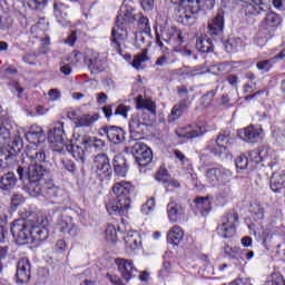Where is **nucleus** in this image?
Instances as JSON below:
<instances>
[{
	"mask_svg": "<svg viewBox=\"0 0 285 285\" xmlns=\"http://www.w3.org/2000/svg\"><path fill=\"white\" fill-rule=\"evenodd\" d=\"M23 150L21 137H10V130L0 126V168H12L19 161V155Z\"/></svg>",
	"mask_w": 285,
	"mask_h": 285,
	"instance_id": "nucleus-1",
	"label": "nucleus"
},
{
	"mask_svg": "<svg viewBox=\"0 0 285 285\" xmlns=\"http://www.w3.org/2000/svg\"><path fill=\"white\" fill-rule=\"evenodd\" d=\"M135 190L132 187V183L130 181H119L114 184L112 193L115 198H110L108 203H106V210L109 215H116L119 217H124V215H128V210H130V194Z\"/></svg>",
	"mask_w": 285,
	"mask_h": 285,
	"instance_id": "nucleus-2",
	"label": "nucleus"
},
{
	"mask_svg": "<svg viewBox=\"0 0 285 285\" xmlns=\"http://www.w3.org/2000/svg\"><path fill=\"white\" fill-rule=\"evenodd\" d=\"M137 20L135 13V3L130 0H125L120 7V12L116 18V28L111 31V46L116 52L121 53V41L126 39V30L124 26H130Z\"/></svg>",
	"mask_w": 285,
	"mask_h": 285,
	"instance_id": "nucleus-3",
	"label": "nucleus"
},
{
	"mask_svg": "<svg viewBox=\"0 0 285 285\" xmlns=\"http://www.w3.org/2000/svg\"><path fill=\"white\" fill-rule=\"evenodd\" d=\"M19 181L27 184L24 190H27L30 197L33 193H39L41 186L46 184V174L48 170L43 168V165L30 164L28 168L18 166L16 170Z\"/></svg>",
	"mask_w": 285,
	"mask_h": 285,
	"instance_id": "nucleus-4",
	"label": "nucleus"
},
{
	"mask_svg": "<svg viewBox=\"0 0 285 285\" xmlns=\"http://www.w3.org/2000/svg\"><path fill=\"white\" fill-rule=\"evenodd\" d=\"M35 219H37V214H30L28 218H20L11 223V235L17 244L23 245L31 239Z\"/></svg>",
	"mask_w": 285,
	"mask_h": 285,
	"instance_id": "nucleus-5",
	"label": "nucleus"
},
{
	"mask_svg": "<svg viewBox=\"0 0 285 285\" xmlns=\"http://www.w3.org/2000/svg\"><path fill=\"white\" fill-rule=\"evenodd\" d=\"M234 141L235 139L230 137V131H220L215 140L208 142L205 150L214 155V157H222L233 146Z\"/></svg>",
	"mask_w": 285,
	"mask_h": 285,
	"instance_id": "nucleus-6",
	"label": "nucleus"
},
{
	"mask_svg": "<svg viewBox=\"0 0 285 285\" xmlns=\"http://www.w3.org/2000/svg\"><path fill=\"white\" fill-rule=\"evenodd\" d=\"M126 153H130L138 166L142 168H146L153 161V150L141 141H136L134 145L126 147Z\"/></svg>",
	"mask_w": 285,
	"mask_h": 285,
	"instance_id": "nucleus-7",
	"label": "nucleus"
},
{
	"mask_svg": "<svg viewBox=\"0 0 285 285\" xmlns=\"http://www.w3.org/2000/svg\"><path fill=\"white\" fill-rule=\"evenodd\" d=\"M66 130L63 129V122L58 121L53 128L49 131V140L55 153H63L66 150Z\"/></svg>",
	"mask_w": 285,
	"mask_h": 285,
	"instance_id": "nucleus-8",
	"label": "nucleus"
},
{
	"mask_svg": "<svg viewBox=\"0 0 285 285\" xmlns=\"http://www.w3.org/2000/svg\"><path fill=\"white\" fill-rule=\"evenodd\" d=\"M63 195H66V191L62 188L45 183V185L40 186L39 191L31 194V197L42 196L46 199H51L53 204H63Z\"/></svg>",
	"mask_w": 285,
	"mask_h": 285,
	"instance_id": "nucleus-9",
	"label": "nucleus"
},
{
	"mask_svg": "<svg viewBox=\"0 0 285 285\" xmlns=\"http://www.w3.org/2000/svg\"><path fill=\"white\" fill-rule=\"evenodd\" d=\"M239 222V215L235 212L228 213L223 218L222 225L217 227V234L224 239H230L235 235V224Z\"/></svg>",
	"mask_w": 285,
	"mask_h": 285,
	"instance_id": "nucleus-10",
	"label": "nucleus"
},
{
	"mask_svg": "<svg viewBox=\"0 0 285 285\" xmlns=\"http://www.w3.org/2000/svg\"><path fill=\"white\" fill-rule=\"evenodd\" d=\"M94 170L98 177L106 179L112 175V167L110 166V158L106 154H98L94 158Z\"/></svg>",
	"mask_w": 285,
	"mask_h": 285,
	"instance_id": "nucleus-11",
	"label": "nucleus"
},
{
	"mask_svg": "<svg viewBox=\"0 0 285 285\" xmlns=\"http://www.w3.org/2000/svg\"><path fill=\"white\" fill-rule=\"evenodd\" d=\"M116 265L118 273H120L122 279H125L127 283L130 282V279H135L139 273L137 267H135V263L130 259L117 258Z\"/></svg>",
	"mask_w": 285,
	"mask_h": 285,
	"instance_id": "nucleus-12",
	"label": "nucleus"
},
{
	"mask_svg": "<svg viewBox=\"0 0 285 285\" xmlns=\"http://www.w3.org/2000/svg\"><path fill=\"white\" fill-rule=\"evenodd\" d=\"M243 3H246L243 7V10L246 17H257V14H262V12H268L271 7L264 0H239Z\"/></svg>",
	"mask_w": 285,
	"mask_h": 285,
	"instance_id": "nucleus-13",
	"label": "nucleus"
},
{
	"mask_svg": "<svg viewBox=\"0 0 285 285\" xmlns=\"http://www.w3.org/2000/svg\"><path fill=\"white\" fill-rule=\"evenodd\" d=\"M230 175V170L223 167H208L205 171V177L210 186H217V184H220Z\"/></svg>",
	"mask_w": 285,
	"mask_h": 285,
	"instance_id": "nucleus-14",
	"label": "nucleus"
},
{
	"mask_svg": "<svg viewBox=\"0 0 285 285\" xmlns=\"http://www.w3.org/2000/svg\"><path fill=\"white\" fill-rule=\"evenodd\" d=\"M41 224H43V216L38 217L36 215L33 227L31 229V239L33 242H46L50 235L48 228Z\"/></svg>",
	"mask_w": 285,
	"mask_h": 285,
	"instance_id": "nucleus-15",
	"label": "nucleus"
},
{
	"mask_svg": "<svg viewBox=\"0 0 285 285\" xmlns=\"http://www.w3.org/2000/svg\"><path fill=\"white\" fill-rule=\"evenodd\" d=\"M99 135H101V137L106 135L111 144H121V141L126 139V132L124 129H121V127L117 126L104 127L100 129Z\"/></svg>",
	"mask_w": 285,
	"mask_h": 285,
	"instance_id": "nucleus-16",
	"label": "nucleus"
},
{
	"mask_svg": "<svg viewBox=\"0 0 285 285\" xmlns=\"http://www.w3.org/2000/svg\"><path fill=\"white\" fill-rule=\"evenodd\" d=\"M167 215L169 222L177 224V222H181L184 215H186V206L181 205V203L170 200L167 205Z\"/></svg>",
	"mask_w": 285,
	"mask_h": 285,
	"instance_id": "nucleus-17",
	"label": "nucleus"
},
{
	"mask_svg": "<svg viewBox=\"0 0 285 285\" xmlns=\"http://www.w3.org/2000/svg\"><path fill=\"white\" fill-rule=\"evenodd\" d=\"M197 12H199V7H191V9H180L179 16L177 17V22L183 26H195L197 21Z\"/></svg>",
	"mask_w": 285,
	"mask_h": 285,
	"instance_id": "nucleus-18",
	"label": "nucleus"
},
{
	"mask_svg": "<svg viewBox=\"0 0 285 285\" xmlns=\"http://www.w3.org/2000/svg\"><path fill=\"white\" fill-rule=\"evenodd\" d=\"M31 266L30 261L28 258H21L17 265V274L16 277L19 284H26V282H30L31 275Z\"/></svg>",
	"mask_w": 285,
	"mask_h": 285,
	"instance_id": "nucleus-19",
	"label": "nucleus"
},
{
	"mask_svg": "<svg viewBox=\"0 0 285 285\" xmlns=\"http://www.w3.org/2000/svg\"><path fill=\"white\" fill-rule=\"evenodd\" d=\"M224 10L220 9L208 23V30L212 37H222V32H224Z\"/></svg>",
	"mask_w": 285,
	"mask_h": 285,
	"instance_id": "nucleus-20",
	"label": "nucleus"
},
{
	"mask_svg": "<svg viewBox=\"0 0 285 285\" xmlns=\"http://www.w3.org/2000/svg\"><path fill=\"white\" fill-rule=\"evenodd\" d=\"M278 26H282V16L273 11L267 12L261 23L262 30H268V32H275Z\"/></svg>",
	"mask_w": 285,
	"mask_h": 285,
	"instance_id": "nucleus-21",
	"label": "nucleus"
},
{
	"mask_svg": "<svg viewBox=\"0 0 285 285\" xmlns=\"http://www.w3.org/2000/svg\"><path fill=\"white\" fill-rule=\"evenodd\" d=\"M78 141L83 148H94L96 153H101L106 148V142L95 136H81Z\"/></svg>",
	"mask_w": 285,
	"mask_h": 285,
	"instance_id": "nucleus-22",
	"label": "nucleus"
},
{
	"mask_svg": "<svg viewBox=\"0 0 285 285\" xmlns=\"http://www.w3.org/2000/svg\"><path fill=\"white\" fill-rule=\"evenodd\" d=\"M26 139L31 144L29 146L37 147L38 144L46 141V134L41 127L32 126L30 130L26 132Z\"/></svg>",
	"mask_w": 285,
	"mask_h": 285,
	"instance_id": "nucleus-23",
	"label": "nucleus"
},
{
	"mask_svg": "<svg viewBox=\"0 0 285 285\" xmlns=\"http://www.w3.org/2000/svg\"><path fill=\"white\" fill-rule=\"evenodd\" d=\"M262 135V129L249 126L246 127L244 130L238 132V137L243 139V141H247V144H257L259 141V136Z\"/></svg>",
	"mask_w": 285,
	"mask_h": 285,
	"instance_id": "nucleus-24",
	"label": "nucleus"
},
{
	"mask_svg": "<svg viewBox=\"0 0 285 285\" xmlns=\"http://www.w3.org/2000/svg\"><path fill=\"white\" fill-rule=\"evenodd\" d=\"M26 157L31 161V164H46V150L38 148L37 146H28L26 150Z\"/></svg>",
	"mask_w": 285,
	"mask_h": 285,
	"instance_id": "nucleus-25",
	"label": "nucleus"
},
{
	"mask_svg": "<svg viewBox=\"0 0 285 285\" xmlns=\"http://www.w3.org/2000/svg\"><path fill=\"white\" fill-rule=\"evenodd\" d=\"M176 135L181 139H197V137H204V135H206V127L195 126L187 131L184 128H180L176 130Z\"/></svg>",
	"mask_w": 285,
	"mask_h": 285,
	"instance_id": "nucleus-26",
	"label": "nucleus"
},
{
	"mask_svg": "<svg viewBox=\"0 0 285 285\" xmlns=\"http://www.w3.org/2000/svg\"><path fill=\"white\" fill-rule=\"evenodd\" d=\"M125 244L129 253H135L141 248V236L138 232H128L125 236Z\"/></svg>",
	"mask_w": 285,
	"mask_h": 285,
	"instance_id": "nucleus-27",
	"label": "nucleus"
},
{
	"mask_svg": "<svg viewBox=\"0 0 285 285\" xmlns=\"http://www.w3.org/2000/svg\"><path fill=\"white\" fill-rule=\"evenodd\" d=\"M17 176L14 173L9 171L7 174H3L0 178V190H3L4 193H10V190H14L17 188Z\"/></svg>",
	"mask_w": 285,
	"mask_h": 285,
	"instance_id": "nucleus-28",
	"label": "nucleus"
},
{
	"mask_svg": "<svg viewBox=\"0 0 285 285\" xmlns=\"http://www.w3.org/2000/svg\"><path fill=\"white\" fill-rule=\"evenodd\" d=\"M136 108L137 110H148L150 115H157V106L155 102L148 98H144V96L139 95L136 98Z\"/></svg>",
	"mask_w": 285,
	"mask_h": 285,
	"instance_id": "nucleus-29",
	"label": "nucleus"
},
{
	"mask_svg": "<svg viewBox=\"0 0 285 285\" xmlns=\"http://www.w3.org/2000/svg\"><path fill=\"white\" fill-rule=\"evenodd\" d=\"M194 204H196V208L200 212L203 217H206V215L213 210V204L210 203V197L208 196H198L194 198Z\"/></svg>",
	"mask_w": 285,
	"mask_h": 285,
	"instance_id": "nucleus-30",
	"label": "nucleus"
},
{
	"mask_svg": "<svg viewBox=\"0 0 285 285\" xmlns=\"http://www.w3.org/2000/svg\"><path fill=\"white\" fill-rule=\"evenodd\" d=\"M181 239H184V229L178 225H175L167 234V242L168 244H174V246H179Z\"/></svg>",
	"mask_w": 285,
	"mask_h": 285,
	"instance_id": "nucleus-31",
	"label": "nucleus"
},
{
	"mask_svg": "<svg viewBox=\"0 0 285 285\" xmlns=\"http://www.w3.org/2000/svg\"><path fill=\"white\" fill-rule=\"evenodd\" d=\"M283 55H276L269 59L261 60L256 63L257 70L261 72H271L273 67L277 63V61L282 60Z\"/></svg>",
	"mask_w": 285,
	"mask_h": 285,
	"instance_id": "nucleus-32",
	"label": "nucleus"
},
{
	"mask_svg": "<svg viewBox=\"0 0 285 285\" xmlns=\"http://www.w3.org/2000/svg\"><path fill=\"white\" fill-rule=\"evenodd\" d=\"M285 188V174L275 173L271 177V189L273 193H282Z\"/></svg>",
	"mask_w": 285,
	"mask_h": 285,
	"instance_id": "nucleus-33",
	"label": "nucleus"
},
{
	"mask_svg": "<svg viewBox=\"0 0 285 285\" xmlns=\"http://www.w3.org/2000/svg\"><path fill=\"white\" fill-rule=\"evenodd\" d=\"M114 170L118 177H125L128 173V163L124 156L114 157Z\"/></svg>",
	"mask_w": 285,
	"mask_h": 285,
	"instance_id": "nucleus-34",
	"label": "nucleus"
},
{
	"mask_svg": "<svg viewBox=\"0 0 285 285\" xmlns=\"http://www.w3.org/2000/svg\"><path fill=\"white\" fill-rule=\"evenodd\" d=\"M196 48L198 52L208 53L215 50L213 46V40L210 38H198L196 40Z\"/></svg>",
	"mask_w": 285,
	"mask_h": 285,
	"instance_id": "nucleus-35",
	"label": "nucleus"
},
{
	"mask_svg": "<svg viewBox=\"0 0 285 285\" xmlns=\"http://www.w3.org/2000/svg\"><path fill=\"white\" fill-rule=\"evenodd\" d=\"M219 184H220V187H219L218 197H220V199H228L233 197V187L230 185V177L225 178L224 181Z\"/></svg>",
	"mask_w": 285,
	"mask_h": 285,
	"instance_id": "nucleus-36",
	"label": "nucleus"
},
{
	"mask_svg": "<svg viewBox=\"0 0 285 285\" xmlns=\"http://www.w3.org/2000/svg\"><path fill=\"white\" fill-rule=\"evenodd\" d=\"M148 124L141 121L139 117H132L129 121V131L131 135H135V132H138L141 135L144 132V128H147Z\"/></svg>",
	"mask_w": 285,
	"mask_h": 285,
	"instance_id": "nucleus-37",
	"label": "nucleus"
},
{
	"mask_svg": "<svg viewBox=\"0 0 285 285\" xmlns=\"http://www.w3.org/2000/svg\"><path fill=\"white\" fill-rule=\"evenodd\" d=\"M99 120L98 115H82L78 118V126L86 128L88 126H92L95 121Z\"/></svg>",
	"mask_w": 285,
	"mask_h": 285,
	"instance_id": "nucleus-38",
	"label": "nucleus"
},
{
	"mask_svg": "<svg viewBox=\"0 0 285 285\" xmlns=\"http://www.w3.org/2000/svg\"><path fill=\"white\" fill-rule=\"evenodd\" d=\"M53 14L56 19H66L68 17V7L63 2H55Z\"/></svg>",
	"mask_w": 285,
	"mask_h": 285,
	"instance_id": "nucleus-39",
	"label": "nucleus"
},
{
	"mask_svg": "<svg viewBox=\"0 0 285 285\" xmlns=\"http://www.w3.org/2000/svg\"><path fill=\"white\" fill-rule=\"evenodd\" d=\"M148 61V49H144L141 53L135 56L131 66L136 68V70H141V65Z\"/></svg>",
	"mask_w": 285,
	"mask_h": 285,
	"instance_id": "nucleus-40",
	"label": "nucleus"
},
{
	"mask_svg": "<svg viewBox=\"0 0 285 285\" xmlns=\"http://www.w3.org/2000/svg\"><path fill=\"white\" fill-rule=\"evenodd\" d=\"M49 0H29L27 1L28 8L30 10H33L35 12H42V10H46V6H48Z\"/></svg>",
	"mask_w": 285,
	"mask_h": 285,
	"instance_id": "nucleus-41",
	"label": "nucleus"
},
{
	"mask_svg": "<svg viewBox=\"0 0 285 285\" xmlns=\"http://www.w3.org/2000/svg\"><path fill=\"white\" fill-rule=\"evenodd\" d=\"M137 23L138 28L142 30V32H150V20L148 17L144 16V13H137Z\"/></svg>",
	"mask_w": 285,
	"mask_h": 285,
	"instance_id": "nucleus-42",
	"label": "nucleus"
},
{
	"mask_svg": "<svg viewBox=\"0 0 285 285\" xmlns=\"http://www.w3.org/2000/svg\"><path fill=\"white\" fill-rule=\"evenodd\" d=\"M88 66L90 70L101 71V58L99 53H94L89 57Z\"/></svg>",
	"mask_w": 285,
	"mask_h": 285,
	"instance_id": "nucleus-43",
	"label": "nucleus"
},
{
	"mask_svg": "<svg viewBox=\"0 0 285 285\" xmlns=\"http://www.w3.org/2000/svg\"><path fill=\"white\" fill-rule=\"evenodd\" d=\"M253 257H255V252L254 250H248V249H239L238 250V264H246L247 262H250V259H253Z\"/></svg>",
	"mask_w": 285,
	"mask_h": 285,
	"instance_id": "nucleus-44",
	"label": "nucleus"
},
{
	"mask_svg": "<svg viewBox=\"0 0 285 285\" xmlns=\"http://www.w3.org/2000/svg\"><path fill=\"white\" fill-rule=\"evenodd\" d=\"M67 150L71 151L72 157L75 159H83V155H86V150L80 145L73 144L69 147H66Z\"/></svg>",
	"mask_w": 285,
	"mask_h": 285,
	"instance_id": "nucleus-45",
	"label": "nucleus"
},
{
	"mask_svg": "<svg viewBox=\"0 0 285 285\" xmlns=\"http://www.w3.org/2000/svg\"><path fill=\"white\" fill-rule=\"evenodd\" d=\"M263 150L255 149L248 153V160L249 164H262L264 161V158L262 157Z\"/></svg>",
	"mask_w": 285,
	"mask_h": 285,
	"instance_id": "nucleus-46",
	"label": "nucleus"
},
{
	"mask_svg": "<svg viewBox=\"0 0 285 285\" xmlns=\"http://www.w3.org/2000/svg\"><path fill=\"white\" fill-rule=\"evenodd\" d=\"M265 285H285L284 276L279 273H272L271 279Z\"/></svg>",
	"mask_w": 285,
	"mask_h": 285,
	"instance_id": "nucleus-47",
	"label": "nucleus"
},
{
	"mask_svg": "<svg viewBox=\"0 0 285 285\" xmlns=\"http://www.w3.org/2000/svg\"><path fill=\"white\" fill-rule=\"evenodd\" d=\"M170 176H168V170L164 167H160V169L156 173V179L159 181V184H168V179Z\"/></svg>",
	"mask_w": 285,
	"mask_h": 285,
	"instance_id": "nucleus-48",
	"label": "nucleus"
},
{
	"mask_svg": "<svg viewBox=\"0 0 285 285\" xmlns=\"http://www.w3.org/2000/svg\"><path fill=\"white\" fill-rule=\"evenodd\" d=\"M224 253L230 259H236V262H237V259H239V248H237V247L233 248L229 245H225Z\"/></svg>",
	"mask_w": 285,
	"mask_h": 285,
	"instance_id": "nucleus-49",
	"label": "nucleus"
},
{
	"mask_svg": "<svg viewBox=\"0 0 285 285\" xmlns=\"http://www.w3.org/2000/svg\"><path fill=\"white\" fill-rule=\"evenodd\" d=\"M8 255V247H0V284L1 279H3V271L6 268V264L3 261L6 259Z\"/></svg>",
	"mask_w": 285,
	"mask_h": 285,
	"instance_id": "nucleus-50",
	"label": "nucleus"
},
{
	"mask_svg": "<svg viewBox=\"0 0 285 285\" xmlns=\"http://www.w3.org/2000/svg\"><path fill=\"white\" fill-rule=\"evenodd\" d=\"M235 164H236V168H239V170H246L250 161L248 160L246 155H240L236 158Z\"/></svg>",
	"mask_w": 285,
	"mask_h": 285,
	"instance_id": "nucleus-51",
	"label": "nucleus"
},
{
	"mask_svg": "<svg viewBox=\"0 0 285 285\" xmlns=\"http://www.w3.org/2000/svg\"><path fill=\"white\" fill-rule=\"evenodd\" d=\"M213 101H215V91L210 90L207 94H205L202 98H200V104L205 107L208 108V106H210V104H213Z\"/></svg>",
	"mask_w": 285,
	"mask_h": 285,
	"instance_id": "nucleus-52",
	"label": "nucleus"
},
{
	"mask_svg": "<svg viewBox=\"0 0 285 285\" xmlns=\"http://www.w3.org/2000/svg\"><path fill=\"white\" fill-rule=\"evenodd\" d=\"M226 68H228V65L226 62H219L208 66V70L209 72H213V75H217V72H226Z\"/></svg>",
	"mask_w": 285,
	"mask_h": 285,
	"instance_id": "nucleus-53",
	"label": "nucleus"
},
{
	"mask_svg": "<svg viewBox=\"0 0 285 285\" xmlns=\"http://www.w3.org/2000/svg\"><path fill=\"white\" fill-rule=\"evenodd\" d=\"M153 210H155V198L151 197L149 200L146 202V204H144L141 206L140 212L142 213V215H149L150 213H153Z\"/></svg>",
	"mask_w": 285,
	"mask_h": 285,
	"instance_id": "nucleus-54",
	"label": "nucleus"
},
{
	"mask_svg": "<svg viewBox=\"0 0 285 285\" xmlns=\"http://www.w3.org/2000/svg\"><path fill=\"white\" fill-rule=\"evenodd\" d=\"M106 235L108 242H111L112 244L117 243V228H115V225H109L107 227Z\"/></svg>",
	"mask_w": 285,
	"mask_h": 285,
	"instance_id": "nucleus-55",
	"label": "nucleus"
},
{
	"mask_svg": "<svg viewBox=\"0 0 285 285\" xmlns=\"http://www.w3.org/2000/svg\"><path fill=\"white\" fill-rule=\"evenodd\" d=\"M128 112H130V106H126V105H119L114 115H120V117H124V119H127L128 118Z\"/></svg>",
	"mask_w": 285,
	"mask_h": 285,
	"instance_id": "nucleus-56",
	"label": "nucleus"
},
{
	"mask_svg": "<svg viewBox=\"0 0 285 285\" xmlns=\"http://www.w3.org/2000/svg\"><path fill=\"white\" fill-rule=\"evenodd\" d=\"M61 164L65 168V170H68V173L75 174L77 171V164L70 159H62Z\"/></svg>",
	"mask_w": 285,
	"mask_h": 285,
	"instance_id": "nucleus-57",
	"label": "nucleus"
},
{
	"mask_svg": "<svg viewBox=\"0 0 285 285\" xmlns=\"http://www.w3.org/2000/svg\"><path fill=\"white\" fill-rule=\"evenodd\" d=\"M164 188H166L167 193H173V190H175V188H179L180 184L173 179V178H168L167 183L163 185Z\"/></svg>",
	"mask_w": 285,
	"mask_h": 285,
	"instance_id": "nucleus-58",
	"label": "nucleus"
},
{
	"mask_svg": "<svg viewBox=\"0 0 285 285\" xmlns=\"http://www.w3.org/2000/svg\"><path fill=\"white\" fill-rule=\"evenodd\" d=\"M21 204H23V196L13 195L11 198V210H17Z\"/></svg>",
	"mask_w": 285,
	"mask_h": 285,
	"instance_id": "nucleus-59",
	"label": "nucleus"
},
{
	"mask_svg": "<svg viewBox=\"0 0 285 285\" xmlns=\"http://www.w3.org/2000/svg\"><path fill=\"white\" fill-rule=\"evenodd\" d=\"M173 271V266L170 265V262H164L163 268L159 272L160 277H168Z\"/></svg>",
	"mask_w": 285,
	"mask_h": 285,
	"instance_id": "nucleus-60",
	"label": "nucleus"
},
{
	"mask_svg": "<svg viewBox=\"0 0 285 285\" xmlns=\"http://www.w3.org/2000/svg\"><path fill=\"white\" fill-rule=\"evenodd\" d=\"M181 115H184V111H180L177 106L175 105L171 109V112L168 117V121H177V119H179V117H181Z\"/></svg>",
	"mask_w": 285,
	"mask_h": 285,
	"instance_id": "nucleus-61",
	"label": "nucleus"
},
{
	"mask_svg": "<svg viewBox=\"0 0 285 285\" xmlns=\"http://www.w3.org/2000/svg\"><path fill=\"white\" fill-rule=\"evenodd\" d=\"M139 3L145 12H150L155 8V0H139Z\"/></svg>",
	"mask_w": 285,
	"mask_h": 285,
	"instance_id": "nucleus-62",
	"label": "nucleus"
},
{
	"mask_svg": "<svg viewBox=\"0 0 285 285\" xmlns=\"http://www.w3.org/2000/svg\"><path fill=\"white\" fill-rule=\"evenodd\" d=\"M55 250L57 253H66V250H68V245L66 244V240L63 239L57 240L55 245Z\"/></svg>",
	"mask_w": 285,
	"mask_h": 285,
	"instance_id": "nucleus-63",
	"label": "nucleus"
},
{
	"mask_svg": "<svg viewBox=\"0 0 285 285\" xmlns=\"http://www.w3.org/2000/svg\"><path fill=\"white\" fill-rule=\"evenodd\" d=\"M225 50L227 52H235L237 50V43H235V40L233 39H228L226 42H225Z\"/></svg>",
	"mask_w": 285,
	"mask_h": 285,
	"instance_id": "nucleus-64",
	"label": "nucleus"
}]
</instances>
